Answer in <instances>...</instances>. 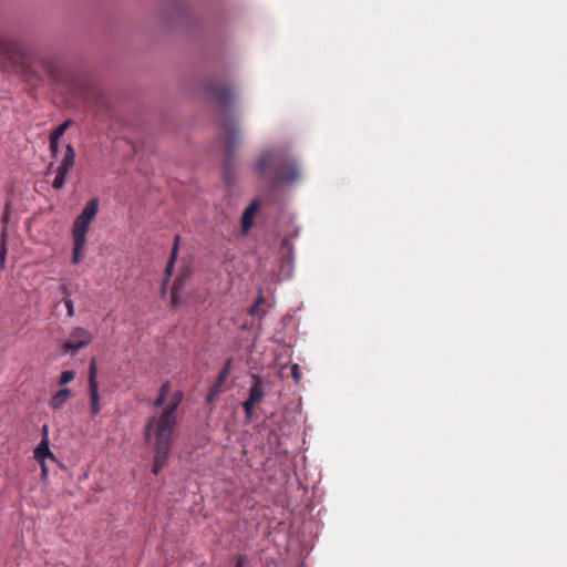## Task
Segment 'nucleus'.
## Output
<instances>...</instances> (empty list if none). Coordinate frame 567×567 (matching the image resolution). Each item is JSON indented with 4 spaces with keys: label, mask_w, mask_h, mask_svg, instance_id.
Returning a JSON list of instances; mask_svg holds the SVG:
<instances>
[{
    "label": "nucleus",
    "mask_w": 567,
    "mask_h": 567,
    "mask_svg": "<svg viewBox=\"0 0 567 567\" xmlns=\"http://www.w3.org/2000/svg\"><path fill=\"white\" fill-rule=\"evenodd\" d=\"M71 396V390L66 388L61 389L55 394H53L49 404L53 410H60Z\"/></svg>",
    "instance_id": "nucleus-13"
},
{
    "label": "nucleus",
    "mask_w": 567,
    "mask_h": 567,
    "mask_svg": "<svg viewBox=\"0 0 567 567\" xmlns=\"http://www.w3.org/2000/svg\"><path fill=\"white\" fill-rule=\"evenodd\" d=\"M243 408H244V412H245V416L247 419H251L252 417V413H254V408L255 405L251 404V403H248L246 401H244L243 403Z\"/></svg>",
    "instance_id": "nucleus-23"
},
{
    "label": "nucleus",
    "mask_w": 567,
    "mask_h": 567,
    "mask_svg": "<svg viewBox=\"0 0 567 567\" xmlns=\"http://www.w3.org/2000/svg\"><path fill=\"white\" fill-rule=\"evenodd\" d=\"M34 458L42 463L45 458L54 460V455L50 450L49 439H42L40 444L34 450Z\"/></svg>",
    "instance_id": "nucleus-12"
},
{
    "label": "nucleus",
    "mask_w": 567,
    "mask_h": 567,
    "mask_svg": "<svg viewBox=\"0 0 567 567\" xmlns=\"http://www.w3.org/2000/svg\"><path fill=\"white\" fill-rule=\"evenodd\" d=\"M33 63L41 65L53 81L60 79L54 58L39 54L32 45L20 39L0 35V66L4 71L20 74L27 82L39 81L40 76L32 70Z\"/></svg>",
    "instance_id": "nucleus-1"
},
{
    "label": "nucleus",
    "mask_w": 567,
    "mask_h": 567,
    "mask_svg": "<svg viewBox=\"0 0 567 567\" xmlns=\"http://www.w3.org/2000/svg\"><path fill=\"white\" fill-rule=\"evenodd\" d=\"M250 313H251L252 316H262V315H265V313H266V310H264V309L261 308V306H259L258 303H256V302H255V303H254V306H252V307H251V309H250Z\"/></svg>",
    "instance_id": "nucleus-26"
},
{
    "label": "nucleus",
    "mask_w": 567,
    "mask_h": 567,
    "mask_svg": "<svg viewBox=\"0 0 567 567\" xmlns=\"http://www.w3.org/2000/svg\"><path fill=\"white\" fill-rule=\"evenodd\" d=\"M258 202H251L248 207L244 210L241 216V230L243 233H247L254 224V218L258 212Z\"/></svg>",
    "instance_id": "nucleus-11"
},
{
    "label": "nucleus",
    "mask_w": 567,
    "mask_h": 567,
    "mask_svg": "<svg viewBox=\"0 0 567 567\" xmlns=\"http://www.w3.org/2000/svg\"><path fill=\"white\" fill-rule=\"evenodd\" d=\"M96 360L92 359L89 368V395L90 409L93 416L97 415L101 411L99 384L96 380Z\"/></svg>",
    "instance_id": "nucleus-8"
},
{
    "label": "nucleus",
    "mask_w": 567,
    "mask_h": 567,
    "mask_svg": "<svg viewBox=\"0 0 567 567\" xmlns=\"http://www.w3.org/2000/svg\"><path fill=\"white\" fill-rule=\"evenodd\" d=\"M7 254H8L7 235L2 234L1 244H0V268L1 269L6 268Z\"/></svg>",
    "instance_id": "nucleus-18"
},
{
    "label": "nucleus",
    "mask_w": 567,
    "mask_h": 567,
    "mask_svg": "<svg viewBox=\"0 0 567 567\" xmlns=\"http://www.w3.org/2000/svg\"><path fill=\"white\" fill-rule=\"evenodd\" d=\"M63 300H64V305H65V308H66V311H68V316L69 317H73L74 316V305H73V301L69 297H65Z\"/></svg>",
    "instance_id": "nucleus-24"
},
{
    "label": "nucleus",
    "mask_w": 567,
    "mask_h": 567,
    "mask_svg": "<svg viewBox=\"0 0 567 567\" xmlns=\"http://www.w3.org/2000/svg\"><path fill=\"white\" fill-rule=\"evenodd\" d=\"M75 378V372L73 370H65L61 373L59 383L61 385L68 384Z\"/></svg>",
    "instance_id": "nucleus-21"
},
{
    "label": "nucleus",
    "mask_w": 567,
    "mask_h": 567,
    "mask_svg": "<svg viewBox=\"0 0 567 567\" xmlns=\"http://www.w3.org/2000/svg\"><path fill=\"white\" fill-rule=\"evenodd\" d=\"M182 288H183L182 280H177L174 282L171 297H172V303L175 307L179 303V298H181L179 293H181Z\"/></svg>",
    "instance_id": "nucleus-19"
},
{
    "label": "nucleus",
    "mask_w": 567,
    "mask_h": 567,
    "mask_svg": "<svg viewBox=\"0 0 567 567\" xmlns=\"http://www.w3.org/2000/svg\"><path fill=\"white\" fill-rule=\"evenodd\" d=\"M72 120L64 121L51 132L50 140H60L64 135L65 131L72 125Z\"/></svg>",
    "instance_id": "nucleus-17"
},
{
    "label": "nucleus",
    "mask_w": 567,
    "mask_h": 567,
    "mask_svg": "<svg viewBox=\"0 0 567 567\" xmlns=\"http://www.w3.org/2000/svg\"><path fill=\"white\" fill-rule=\"evenodd\" d=\"M183 399V392L176 391L162 413L147 422L145 437L148 443L153 441L154 444L155 455L152 468L154 475L162 471L171 453L173 433L177 423L176 410Z\"/></svg>",
    "instance_id": "nucleus-2"
},
{
    "label": "nucleus",
    "mask_w": 567,
    "mask_h": 567,
    "mask_svg": "<svg viewBox=\"0 0 567 567\" xmlns=\"http://www.w3.org/2000/svg\"><path fill=\"white\" fill-rule=\"evenodd\" d=\"M275 166V182L276 183H291L298 179L299 169L296 162L286 155L276 152L262 155L256 163V171L264 175L268 165Z\"/></svg>",
    "instance_id": "nucleus-3"
},
{
    "label": "nucleus",
    "mask_w": 567,
    "mask_h": 567,
    "mask_svg": "<svg viewBox=\"0 0 567 567\" xmlns=\"http://www.w3.org/2000/svg\"><path fill=\"white\" fill-rule=\"evenodd\" d=\"M219 126L226 136L227 148L231 151L237 146L240 136V131L237 125V121L228 114H223L219 121Z\"/></svg>",
    "instance_id": "nucleus-9"
},
{
    "label": "nucleus",
    "mask_w": 567,
    "mask_h": 567,
    "mask_svg": "<svg viewBox=\"0 0 567 567\" xmlns=\"http://www.w3.org/2000/svg\"><path fill=\"white\" fill-rule=\"evenodd\" d=\"M179 235H176L175 236V240H174V245H173V248H172V252H171V258L166 265V268H165V272H166V276L169 277L172 275V271H173V268H174V264H175V260L177 258V252H178V245H179Z\"/></svg>",
    "instance_id": "nucleus-15"
},
{
    "label": "nucleus",
    "mask_w": 567,
    "mask_h": 567,
    "mask_svg": "<svg viewBox=\"0 0 567 567\" xmlns=\"http://www.w3.org/2000/svg\"><path fill=\"white\" fill-rule=\"evenodd\" d=\"M50 151L55 157L59 151V140H50Z\"/></svg>",
    "instance_id": "nucleus-27"
},
{
    "label": "nucleus",
    "mask_w": 567,
    "mask_h": 567,
    "mask_svg": "<svg viewBox=\"0 0 567 567\" xmlns=\"http://www.w3.org/2000/svg\"><path fill=\"white\" fill-rule=\"evenodd\" d=\"M40 465H41V468H42V473L45 474L47 473V467H45L44 461L42 463H40Z\"/></svg>",
    "instance_id": "nucleus-32"
},
{
    "label": "nucleus",
    "mask_w": 567,
    "mask_h": 567,
    "mask_svg": "<svg viewBox=\"0 0 567 567\" xmlns=\"http://www.w3.org/2000/svg\"><path fill=\"white\" fill-rule=\"evenodd\" d=\"M219 389H220V386L213 384V386L210 388L209 393L207 394V398H206L207 403H210L214 401V399L216 398V395L219 392Z\"/></svg>",
    "instance_id": "nucleus-22"
},
{
    "label": "nucleus",
    "mask_w": 567,
    "mask_h": 567,
    "mask_svg": "<svg viewBox=\"0 0 567 567\" xmlns=\"http://www.w3.org/2000/svg\"><path fill=\"white\" fill-rule=\"evenodd\" d=\"M264 395L265 393L261 378L259 375H252V384L249 389V395L246 402L256 405L261 402Z\"/></svg>",
    "instance_id": "nucleus-10"
},
{
    "label": "nucleus",
    "mask_w": 567,
    "mask_h": 567,
    "mask_svg": "<svg viewBox=\"0 0 567 567\" xmlns=\"http://www.w3.org/2000/svg\"><path fill=\"white\" fill-rule=\"evenodd\" d=\"M250 313H251L252 316H262V315H265V313H266V310H264V309L261 308V306H259L258 303H256V302H255V303H254V306H252V307H251V309H250Z\"/></svg>",
    "instance_id": "nucleus-25"
},
{
    "label": "nucleus",
    "mask_w": 567,
    "mask_h": 567,
    "mask_svg": "<svg viewBox=\"0 0 567 567\" xmlns=\"http://www.w3.org/2000/svg\"><path fill=\"white\" fill-rule=\"evenodd\" d=\"M256 303H258L259 306L265 305L266 303L265 297L262 295H259V297L256 300Z\"/></svg>",
    "instance_id": "nucleus-31"
},
{
    "label": "nucleus",
    "mask_w": 567,
    "mask_h": 567,
    "mask_svg": "<svg viewBox=\"0 0 567 567\" xmlns=\"http://www.w3.org/2000/svg\"><path fill=\"white\" fill-rule=\"evenodd\" d=\"M209 99L221 109H226L235 101V93L228 83L210 80L206 84Z\"/></svg>",
    "instance_id": "nucleus-4"
},
{
    "label": "nucleus",
    "mask_w": 567,
    "mask_h": 567,
    "mask_svg": "<svg viewBox=\"0 0 567 567\" xmlns=\"http://www.w3.org/2000/svg\"><path fill=\"white\" fill-rule=\"evenodd\" d=\"M230 367H231V360L229 359V360H227L223 370L219 372L218 378L214 384H216L217 386L223 385V383L225 382V380L227 379V377L229 374Z\"/></svg>",
    "instance_id": "nucleus-20"
},
{
    "label": "nucleus",
    "mask_w": 567,
    "mask_h": 567,
    "mask_svg": "<svg viewBox=\"0 0 567 567\" xmlns=\"http://www.w3.org/2000/svg\"><path fill=\"white\" fill-rule=\"evenodd\" d=\"M245 565H246L245 557L239 556L238 559H237V563H236V567H245Z\"/></svg>",
    "instance_id": "nucleus-30"
},
{
    "label": "nucleus",
    "mask_w": 567,
    "mask_h": 567,
    "mask_svg": "<svg viewBox=\"0 0 567 567\" xmlns=\"http://www.w3.org/2000/svg\"><path fill=\"white\" fill-rule=\"evenodd\" d=\"M93 334L90 330L76 327L74 328L68 340L63 343V350L65 353L74 355L81 349L85 348L93 341Z\"/></svg>",
    "instance_id": "nucleus-6"
},
{
    "label": "nucleus",
    "mask_w": 567,
    "mask_h": 567,
    "mask_svg": "<svg viewBox=\"0 0 567 567\" xmlns=\"http://www.w3.org/2000/svg\"><path fill=\"white\" fill-rule=\"evenodd\" d=\"M75 163V150L71 144H68L65 147V154L62 158L61 164L56 169V176L52 182V187L54 189H61L68 179V175L70 171L73 168Z\"/></svg>",
    "instance_id": "nucleus-7"
},
{
    "label": "nucleus",
    "mask_w": 567,
    "mask_h": 567,
    "mask_svg": "<svg viewBox=\"0 0 567 567\" xmlns=\"http://www.w3.org/2000/svg\"><path fill=\"white\" fill-rule=\"evenodd\" d=\"M99 204H100L99 198H96V197L91 198L86 203L82 213L79 216L82 217L83 219L93 221L99 213Z\"/></svg>",
    "instance_id": "nucleus-14"
},
{
    "label": "nucleus",
    "mask_w": 567,
    "mask_h": 567,
    "mask_svg": "<svg viewBox=\"0 0 567 567\" xmlns=\"http://www.w3.org/2000/svg\"><path fill=\"white\" fill-rule=\"evenodd\" d=\"M291 375L296 381H299L301 378V372L299 370V367L297 364L292 365L291 368Z\"/></svg>",
    "instance_id": "nucleus-28"
},
{
    "label": "nucleus",
    "mask_w": 567,
    "mask_h": 567,
    "mask_svg": "<svg viewBox=\"0 0 567 567\" xmlns=\"http://www.w3.org/2000/svg\"><path fill=\"white\" fill-rule=\"evenodd\" d=\"M42 439H49V429L48 425H43L41 430Z\"/></svg>",
    "instance_id": "nucleus-29"
},
{
    "label": "nucleus",
    "mask_w": 567,
    "mask_h": 567,
    "mask_svg": "<svg viewBox=\"0 0 567 567\" xmlns=\"http://www.w3.org/2000/svg\"><path fill=\"white\" fill-rule=\"evenodd\" d=\"M92 221L83 219L82 217L78 216L72 228V238H73V255H72V262L79 264L82 258L83 254L82 250L84 246L86 245V234L89 231L90 225Z\"/></svg>",
    "instance_id": "nucleus-5"
},
{
    "label": "nucleus",
    "mask_w": 567,
    "mask_h": 567,
    "mask_svg": "<svg viewBox=\"0 0 567 567\" xmlns=\"http://www.w3.org/2000/svg\"><path fill=\"white\" fill-rule=\"evenodd\" d=\"M169 391H171V383H169V381H165L162 384V386L159 389L158 396L156 398V400L154 402L155 408H161L162 405H164V403L169 394Z\"/></svg>",
    "instance_id": "nucleus-16"
}]
</instances>
